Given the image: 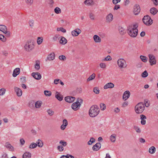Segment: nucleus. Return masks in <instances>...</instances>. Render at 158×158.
Segmentation results:
<instances>
[{"mask_svg": "<svg viewBox=\"0 0 158 158\" xmlns=\"http://www.w3.org/2000/svg\"><path fill=\"white\" fill-rule=\"evenodd\" d=\"M5 146L9 150V151H14V148L9 143H6Z\"/></svg>", "mask_w": 158, "mask_h": 158, "instance_id": "nucleus-20", "label": "nucleus"}, {"mask_svg": "<svg viewBox=\"0 0 158 158\" xmlns=\"http://www.w3.org/2000/svg\"><path fill=\"white\" fill-rule=\"evenodd\" d=\"M116 136V135L115 134H113L110 136V139L112 142H114L115 141Z\"/></svg>", "mask_w": 158, "mask_h": 158, "instance_id": "nucleus-36", "label": "nucleus"}, {"mask_svg": "<svg viewBox=\"0 0 158 158\" xmlns=\"http://www.w3.org/2000/svg\"><path fill=\"white\" fill-rule=\"evenodd\" d=\"M114 84L112 82H109L106 84L103 87L104 89H107L109 88H113L114 87Z\"/></svg>", "mask_w": 158, "mask_h": 158, "instance_id": "nucleus-16", "label": "nucleus"}, {"mask_svg": "<svg viewBox=\"0 0 158 158\" xmlns=\"http://www.w3.org/2000/svg\"><path fill=\"white\" fill-rule=\"evenodd\" d=\"M128 105V102L127 101L124 102L122 104V106L125 107L127 106Z\"/></svg>", "mask_w": 158, "mask_h": 158, "instance_id": "nucleus-61", "label": "nucleus"}, {"mask_svg": "<svg viewBox=\"0 0 158 158\" xmlns=\"http://www.w3.org/2000/svg\"><path fill=\"white\" fill-rule=\"evenodd\" d=\"M120 8V6L119 5H115L114 8V10H117L118 9Z\"/></svg>", "mask_w": 158, "mask_h": 158, "instance_id": "nucleus-63", "label": "nucleus"}, {"mask_svg": "<svg viewBox=\"0 0 158 158\" xmlns=\"http://www.w3.org/2000/svg\"><path fill=\"white\" fill-rule=\"evenodd\" d=\"M112 59L111 57L110 56H107L104 59V61H110Z\"/></svg>", "mask_w": 158, "mask_h": 158, "instance_id": "nucleus-56", "label": "nucleus"}, {"mask_svg": "<svg viewBox=\"0 0 158 158\" xmlns=\"http://www.w3.org/2000/svg\"><path fill=\"white\" fill-rule=\"evenodd\" d=\"M93 91L95 94H98L99 93L100 90L98 87H95L94 88Z\"/></svg>", "mask_w": 158, "mask_h": 158, "instance_id": "nucleus-44", "label": "nucleus"}, {"mask_svg": "<svg viewBox=\"0 0 158 158\" xmlns=\"http://www.w3.org/2000/svg\"><path fill=\"white\" fill-rule=\"evenodd\" d=\"M59 59L61 60H64L66 59V57L64 55H61L59 56Z\"/></svg>", "mask_w": 158, "mask_h": 158, "instance_id": "nucleus-54", "label": "nucleus"}, {"mask_svg": "<svg viewBox=\"0 0 158 158\" xmlns=\"http://www.w3.org/2000/svg\"><path fill=\"white\" fill-rule=\"evenodd\" d=\"M59 42L60 44L64 45L67 43V40L64 37H61L58 38Z\"/></svg>", "mask_w": 158, "mask_h": 158, "instance_id": "nucleus-21", "label": "nucleus"}, {"mask_svg": "<svg viewBox=\"0 0 158 158\" xmlns=\"http://www.w3.org/2000/svg\"><path fill=\"white\" fill-rule=\"evenodd\" d=\"M84 3L85 5L89 6L93 5L94 2L93 0H85Z\"/></svg>", "mask_w": 158, "mask_h": 158, "instance_id": "nucleus-23", "label": "nucleus"}, {"mask_svg": "<svg viewBox=\"0 0 158 158\" xmlns=\"http://www.w3.org/2000/svg\"><path fill=\"white\" fill-rule=\"evenodd\" d=\"M100 66L102 69H105L106 68V65L104 63H101L100 64Z\"/></svg>", "mask_w": 158, "mask_h": 158, "instance_id": "nucleus-57", "label": "nucleus"}, {"mask_svg": "<svg viewBox=\"0 0 158 158\" xmlns=\"http://www.w3.org/2000/svg\"><path fill=\"white\" fill-rule=\"evenodd\" d=\"M55 97L60 101H61L63 98V96L58 92H56V93Z\"/></svg>", "mask_w": 158, "mask_h": 158, "instance_id": "nucleus-22", "label": "nucleus"}, {"mask_svg": "<svg viewBox=\"0 0 158 158\" xmlns=\"http://www.w3.org/2000/svg\"><path fill=\"white\" fill-rule=\"evenodd\" d=\"M94 40L96 43H100L101 40L100 38L97 35H94L93 36Z\"/></svg>", "mask_w": 158, "mask_h": 158, "instance_id": "nucleus-24", "label": "nucleus"}, {"mask_svg": "<svg viewBox=\"0 0 158 158\" xmlns=\"http://www.w3.org/2000/svg\"><path fill=\"white\" fill-rule=\"evenodd\" d=\"M134 128L137 132L140 133L141 132V130L138 127L135 126Z\"/></svg>", "mask_w": 158, "mask_h": 158, "instance_id": "nucleus-55", "label": "nucleus"}, {"mask_svg": "<svg viewBox=\"0 0 158 158\" xmlns=\"http://www.w3.org/2000/svg\"><path fill=\"white\" fill-rule=\"evenodd\" d=\"M118 30L120 34L121 35H123L125 32L124 29L122 27H119Z\"/></svg>", "mask_w": 158, "mask_h": 158, "instance_id": "nucleus-37", "label": "nucleus"}, {"mask_svg": "<svg viewBox=\"0 0 158 158\" xmlns=\"http://www.w3.org/2000/svg\"><path fill=\"white\" fill-rule=\"evenodd\" d=\"M140 58L142 61L143 62H146L147 61L148 58L146 56H140Z\"/></svg>", "mask_w": 158, "mask_h": 158, "instance_id": "nucleus-39", "label": "nucleus"}, {"mask_svg": "<svg viewBox=\"0 0 158 158\" xmlns=\"http://www.w3.org/2000/svg\"><path fill=\"white\" fill-rule=\"evenodd\" d=\"M140 7L139 4H136L134 6L133 12L134 15H138L140 12Z\"/></svg>", "mask_w": 158, "mask_h": 158, "instance_id": "nucleus-7", "label": "nucleus"}, {"mask_svg": "<svg viewBox=\"0 0 158 158\" xmlns=\"http://www.w3.org/2000/svg\"><path fill=\"white\" fill-rule=\"evenodd\" d=\"M148 76V73L147 71L145 70L141 74V76L143 77H146Z\"/></svg>", "mask_w": 158, "mask_h": 158, "instance_id": "nucleus-48", "label": "nucleus"}, {"mask_svg": "<svg viewBox=\"0 0 158 158\" xmlns=\"http://www.w3.org/2000/svg\"><path fill=\"white\" fill-rule=\"evenodd\" d=\"M141 119V123L142 125H145L146 123L145 119H146V117L145 115L142 114L140 115Z\"/></svg>", "mask_w": 158, "mask_h": 158, "instance_id": "nucleus-26", "label": "nucleus"}, {"mask_svg": "<svg viewBox=\"0 0 158 158\" xmlns=\"http://www.w3.org/2000/svg\"><path fill=\"white\" fill-rule=\"evenodd\" d=\"M81 32V30L79 28H76L71 32V34L73 36H77Z\"/></svg>", "mask_w": 158, "mask_h": 158, "instance_id": "nucleus-10", "label": "nucleus"}, {"mask_svg": "<svg viewBox=\"0 0 158 158\" xmlns=\"http://www.w3.org/2000/svg\"><path fill=\"white\" fill-rule=\"evenodd\" d=\"M37 146L39 147H42L43 145V143L42 140L39 139L36 142V143Z\"/></svg>", "mask_w": 158, "mask_h": 158, "instance_id": "nucleus-31", "label": "nucleus"}, {"mask_svg": "<svg viewBox=\"0 0 158 158\" xmlns=\"http://www.w3.org/2000/svg\"><path fill=\"white\" fill-rule=\"evenodd\" d=\"M37 144L36 143H31L29 147V149H34L36 147Z\"/></svg>", "mask_w": 158, "mask_h": 158, "instance_id": "nucleus-34", "label": "nucleus"}, {"mask_svg": "<svg viewBox=\"0 0 158 158\" xmlns=\"http://www.w3.org/2000/svg\"><path fill=\"white\" fill-rule=\"evenodd\" d=\"M57 30L58 31H61L63 33H65L66 32V30L62 27L57 28Z\"/></svg>", "mask_w": 158, "mask_h": 158, "instance_id": "nucleus-50", "label": "nucleus"}, {"mask_svg": "<svg viewBox=\"0 0 158 158\" xmlns=\"http://www.w3.org/2000/svg\"><path fill=\"white\" fill-rule=\"evenodd\" d=\"M59 143L62 145V146L65 147L67 144L66 142L63 140H61L59 142Z\"/></svg>", "mask_w": 158, "mask_h": 158, "instance_id": "nucleus-40", "label": "nucleus"}, {"mask_svg": "<svg viewBox=\"0 0 158 158\" xmlns=\"http://www.w3.org/2000/svg\"><path fill=\"white\" fill-rule=\"evenodd\" d=\"M25 2L27 5H31L33 3V0H25Z\"/></svg>", "mask_w": 158, "mask_h": 158, "instance_id": "nucleus-46", "label": "nucleus"}, {"mask_svg": "<svg viewBox=\"0 0 158 158\" xmlns=\"http://www.w3.org/2000/svg\"><path fill=\"white\" fill-rule=\"evenodd\" d=\"M150 11L152 14L154 15L157 13L158 10L156 8L152 7L150 9Z\"/></svg>", "mask_w": 158, "mask_h": 158, "instance_id": "nucleus-27", "label": "nucleus"}, {"mask_svg": "<svg viewBox=\"0 0 158 158\" xmlns=\"http://www.w3.org/2000/svg\"><path fill=\"white\" fill-rule=\"evenodd\" d=\"M3 33L6 34V37H10L11 33L10 31H7V30Z\"/></svg>", "mask_w": 158, "mask_h": 158, "instance_id": "nucleus-49", "label": "nucleus"}, {"mask_svg": "<svg viewBox=\"0 0 158 158\" xmlns=\"http://www.w3.org/2000/svg\"><path fill=\"white\" fill-rule=\"evenodd\" d=\"M0 40L3 42L6 41V39L5 37L4 36L0 34Z\"/></svg>", "mask_w": 158, "mask_h": 158, "instance_id": "nucleus-47", "label": "nucleus"}, {"mask_svg": "<svg viewBox=\"0 0 158 158\" xmlns=\"http://www.w3.org/2000/svg\"><path fill=\"white\" fill-rule=\"evenodd\" d=\"M89 18L92 20L94 19V15L92 13H90L89 14Z\"/></svg>", "mask_w": 158, "mask_h": 158, "instance_id": "nucleus-60", "label": "nucleus"}, {"mask_svg": "<svg viewBox=\"0 0 158 158\" xmlns=\"http://www.w3.org/2000/svg\"><path fill=\"white\" fill-rule=\"evenodd\" d=\"M42 104V102L41 101H37L35 104V107L36 108H40Z\"/></svg>", "mask_w": 158, "mask_h": 158, "instance_id": "nucleus-28", "label": "nucleus"}, {"mask_svg": "<svg viewBox=\"0 0 158 158\" xmlns=\"http://www.w3.org/2000/svg\"><path fill=\"white\" fill-rule=\"evenodd\" d=\"M138 26V24L137 23L129 26V35L131 37H135L137 35L138 30L137 28Z\"/></svg>", "mask_w": 158, "mask_h": 158, "instance_id": "nucleus-1", "label": "nucleus"}, {"mask_svg": "<svg viewBox=\"0 0 158 158\" xmlns=\"http://www.w3.org/2000/svg\"><path fill=\"white\" fill-rule=\"evenodd\" d=\"M7 30V27L5 25H0V31L3 33L6 31Z\"/></svg>", "mask_w": 158, "mask_h": 158, "instance_id": "nucleus-29", "label": "nucleus"}, {"mask_svg": "<svg viewBox=\"0 0 158 158\" xmlns=\"http://www.w3.org/2000/svg\"><path fill=\"white\" fill-rule=\"evenodd\" d=\"M54 11L57 14L60 13L61 12V9L58 7H56L54 9Z\"/></svg>", "mask_w": 158, "mask_h": 158, "instance_id": "nucleus-38", "label": "nucleus"}, {"mask_svg": "<svg viewBox=\"0 0 158 158\" xmlns=\"http://www.w3.org/2000/svg\"><path fill=\"white\" fill-rule=\"evenodd\" d=\"M14 90L18 96L20 97L22 96V92L21 89L17 87H15L14 88Z\"/></svg>", "mask_w": 158, "mask_h": 158, "instance_id": "nucleus-14", "label": "nucleus"}, {"mask_svg": "<svg viewBox=\"0 0 158 158\" xmlns=\"http://www.w3.org/2000/svg\"><path fill=\"white\" fill-rule=\"evenodd\" d=\"M68 124V122L67 120L66 119H64L63 121V124L60 126V129L62 130H64Z\"/></svg>", "mask_w": 158, "mask_h": 158, "instance_id": "nucleus-18", "label": "nucleus"}, {"mask_svg": "<svg viewBox=\"0 0 158 158\" xmlns=\"http://www.w3.org/2000/svg\"><path fill=\"white\" fill-rule=\"evenodd\" d=\"M48 113V114L52 116L54 114V112L51 109H48L47 110V111Z\"/></svg>", "mask_w": 158, "mask_h": 158, "instance_id": "nucleus-51", "label": "nucleus"}, {"mask_svg": "<svg viewBox=\"0 0 158 158\" xmlns=\"http://www.w3.org/2000/svg\"><path fill=\"white\" fill-rule=\"evenodd\" d=\"M24 48L27 52H30L34 48V45L33 42L30 40H28L24 46Z\"/></svg>", "mask_w": 158, "mask_h": 158, "instance_id": "nucleus-5", "label": "nucleus"}, {"mask_svg": "<svg viewBox=\"0 0 158 158\" xmlns=\"http://www.w3.org/2000/svg\"><path fill=\"white\" fill-rule=\"evenodd\" d=\"M57 150L60 152H62L64 150V148L63 146H58L57 147Z\"/></svg>", "mask_w": 158, "mask_h": 158, "instance_id": "nucleus-53", "label": "nucleus"}, {"mask_svg": "<svg viewBox=\"0 0 158 158\" xmlns=\"http://www.w3.org/2000/svg\"><path fill=\"white\" fill-rule=\"evenodd\" d=\"M149 57V62L151 65L155 64L156 63V60L155 56L152 54H149L148 55Z\"/></svg>", "mask_w": 158, "mask_h": 158, "instance_id": "nucleus-9", "label": "nucleus"}, {"mask_svg": "<svg viewBox=\"0 0 158 158\" xmlns=\"http://www.w3.org/2000/svg\"><path fill=\"white\" fill-rule=\"evenodd\" d=\"M31 75L35 79L39 80L41 79V75L38 72H34L31 74Z\"/></svg>", "mask_w": 158, "mask_h": 158, "instance_id": "nucleus-11", "label": "nucleus"}, {"mask_svg": "<svg viewBox=\"0 0 158 158\" xmlns=\"http://www.w3.org/2000/svg\"><path fill=\"white\" fill-rule=\"evenodd\" d=\"M144 109V104L142 102L139 103L136 105L135 108V112L138 114L142 113L143 112Z\"/></svg>", "mask_w": 158, "mask_h": 158, "instance_id": "nucleus-3", "label": "nucleus"}, {"mask_svg": "<svg viewBox=\"0 0 158 158\" xmlns=\"http://www.w3.org/2000/svg\"><path fill=\"white\" fill-rule=\"evenodd\" d=\"M35 69L36 70H39L40 68V64L38 63H36L35 66Z\"/></svg>", "mask_w": 158, "mask_h": 158, "instance_id": "nucleus-58", "label": "nucleus"}, {"mask_svg": "<svg viewBox=\"0 0 158 158\" xmlns=\"http://www.w3.org/2000/svg\"><path fill=\"white\" fill-rule=\"evenodd\" d=\"M20 73V69L19 68H16L13 71L12 74L14 77H15Z\"/></svg>", "mask_w": 158, "mask_h": 158, "instance_id": "nucleus-19", "label": "nucleus"}, {"mask_svg": "<svg viewBox=\"0 0 158 158\" xmlns=\"http://www.w3.org/2000/svg\"><path fill=\"white\" fill-rule=\"evenodd\" d=\"M44 94L46 96H50L51 95V92L48 90H45L44 91Z\"/></svg>", "mask_w": 158, "mask_h": 158, "instance_id": "nucleus-42", "label": "nucleus"}, {"mask_svg": "<svg viewBox=\"0 0 158 158\" xmlns=\"http://www.w3.org/2000/svg\"><path fill=\"white\" fill-rule=\"evenodd\" d=\"M142 21L143 23L147 25H150L153 23L151 17L148 15L144 16L142 19Z\"/></svg>", "mask_w": 158, "mask_h": 158, "instance_id": "nucleus-6", "label": "nucleus"}, {"mask_svg": "<svg viewBox=\"0 0 158 158\" xmlns=\"http://www.w3.org/2000/svg\"><path fill=\"white\" fill-rule=\"evenodd\" d=\"M95 141V139L92 137L90 138V140L88 142V144L89 145H91L92 144V143Z\"/></svg>", "mask_w": 158, "mask_h": 158, "instance_id": "nucleus-43", "label": "nucleus"}, {"mask_svg": "<svg viewBox=\"0 0 158 158\" xmlns=\"http://www.w3.org/2000/svg\"><path fill=\"white\" fill-rule=\"evenodd\" d=\"M128 98V91L127 90L123 93V99L124 101H126Z\"/></svg>", "mask_w": 158, "mask_h": 158, "instance_id": "nucleus-25", "label": "nucleus"}, {"mask_svg": "<svg viewBox=\"0 0 158 158\" xmlns=\"http://www.w3.org/2000/svg\"><path fill=\"white\" fill-rule=\"evenodd\" d=\"M100 107L101 110H104L106 108V106L105 104L103 103H100Z\"/></svg>", "mask_w": 158, "mask_h": 158, "instance_id": "nucleus-45", "label": "nucleus"}, {"mask_svg": "<svg viewBox=\"0 0 158 158\" xmlns=\"http://www.w3.org/2000/svg\"><path fill=\"white\" fill-rule=\"evenodd\" d=\"M117 64L119 67L121 68H124L126 66L125 61L123 59H119L117 61Z\"/></svg>", "mask_w": 158, "mask_h": 158, "instance_id": "nucleus-8", "label": "nucleus"}, {"mask_svg": "<svg viewBox=\"0 0 158 158\" xmlns=\"http://www.w3.org/2000/svg\"><path fill=\"white\" fill-rule=\"evenodd\" d=\"M101 143H98L93 146L92 149L94 151H97L99 150L101 148Z\"/></svg>", "mask_w": 158, "mask_h": 158, "instance_id": "nucleus-17", "label": "nucleus"}, {"mask_svg": "<svg viewBox=\"0 0 158 158\" xmlns=\"http://www.w3.org/2000/svg\"><path fill=\"white\" fill-rule=\"evenodd\" d=\"M31 154L29 152H25L23 156V158H30Z\"/></svg>", "mask_w": 158, "mask_h": 158, "instance_id": "nucleus-32", "label": "nucleus"}, {"mask_svg": "<svg viewBox=\"0 0 158 158\" xmlns=\"http://www.w3.org/2000/svg\"><path fill=\"white\" fill-rule=\"evenodd\" d=\"M82 100L80 98H78L76 102L73 103L71 106L72 109L75 111L78 110L80 109L81 104L82 102Z\"/></svg>", "mask_w": 158, "mask_h": 158, "instance_id": "nucleus-4", "label": "nucleus"}, {"mask_svg": "<svg viewBox=\"0 0 158 158\" xmlns=\"http://www.w3.org/2000/svg\"><path fill=\"white\" fill-rule=\"evenodd\" d=\"M156 148L154 146H152L149 149V152L151 154H153L156 152Z\"/></svg>", "mask_w": 158, "mask_h": 158, "instance_id": "nucleus-30", "label": "nucleus"}, {"mask_svg": "<svg viewBox=\"0 0 158 158\" xmlns=\"http://www.w3.org/2000/svg\"><path fill=\"white\" fill-rule=\"evenodd\" d=\"M6 91V89L4 88L0 89V95L2 96L4 95Z\"/></svg>", "mask_w": 158, "mask_h": 158, "instance_id": "nucleus-41", "label": "nucleus"}, {"mask_svg": "<svg viewBox=\"0 0 158 158\" xmlns=\"http://www.w3.org/2000/svg\"><path fill=\"white\" fill-rule=\"evenodd\" d=\"M25 142V141L23 139L21 138L20 139V142L21 145H23L24 144Z\"/></svg>", "mask_w": 158, "mask_h": 158, "instance_id": "nucleus-62", "label": "nucleus"}, {"mask_svg": "<svg viewBox=\"0 0 158 158\" xmlns=\"http://www.w3.org/2000/svg\"><path fill=\"white\" fill-rule=\"evenodd\" d=\"M43 37H38L37 39V43L40 45L43 42Z\"/></svg>", "mask_w": 158, "mask_h": 158, "instance_id": "nucleus-35", "label": "nucleus"}, {"mask_svg": "<svg viewBox=\"0 0 158 158\" xmlns=\"http://www.w3.org/2000/svg\"><path fill=\"white\" fill-rule=\"evenodd\" d=\"M34 21L33 20H30L29 21L28 23L30 27H32L34 25Z\"/></svg>", "mask_w": 158, "mask_h": 158, "instance_id": "nucleus-52", "label": "nucleus"}, {"mask_svg": "<svg viewBox=\"0 0 158 158\" xmlns=\"http://www.w3.org/2000/svg\"><path fill=\"white\" fill-rule=\"evenodd\" d=\"M95 77V74L93 73L87 79V81L88 82L94 79Z\"/></svg>", "mask_w": 158, "mask_h": 158, "instance_id": "nucleus-33", "label": "nucleus"}, {"mask_svg": "<svg viewBox=\"0 0 158 158\" xmlns=\"http://www.w3.org/2000/svg\"><path fill=\"white\" fill-rule=\"evenodd\" d=\"M55 54L54 52H52L48 55L46 60L52 61L55 58Z\"/></svg>", "mask_w": 158, "mask_h": 158, "instance_id": "nucleus-12", "label": "nucleus"}, {"mask_svg": "<svg viewBox=\"0 0 158 158\" xmlns=\"http://www.w3.org/2000/svg\"><path fill=\"white\" fill-rule=\"evenodd\" d=\"M75 99V98L73 97L68 96L65 98V101L69 103L73 102Z\"/></svg>", "mask_w": 158, "mask_h": 158, "instance_id": "nucleus-15", "label": "nucleus"}, {"mask_svg": "<svg viewBox=\"0 0 158 158\" xmlns=\"http://www.w3.org/2000/svg\"><path fill=\"white\" fill-rule=\"evenodd\" d=\"M113 19V16L111 13L108 14L106 17V22L108 23H110Z\"/></svg>", "mask_w": 158, "mask_h": 158, "instance_id": "nucleus-13", "label": "nucleus"}, {"mask_svg": "<svg viewBox=\"0 0 158 158\" xmlns=\"http://www.w3.org/2000/svg\"><path fill=\"white\" fill-rule=\"evenodd\" d=\"M120 111V110L118 107L115 108L114 109V111L116 113H118Z\"/></svg>", "mask_w": 158, "mask_h": 158, "instance_id": "nucleus-64", "label": "nucleus"}, {"mask_svg": "<svg viewBox=\"0 0 158 158\" xmlns=\"http://www.w3.org/2000/svg\"><path fill=\"white\" fill-rule=\"evenodd\" d=\"M99 109L96 105L92 106L89 110V115L91 117H94L97 116L99 113Z\"/></svg>", "mask_w": 158, "mask_h": 158, "instance_id": "nucleus-2", "label": "nucleus"}, {"mask_svg": "<svg viewBox=\"0 0 158 158\" xmlns=\"http://www.w3.org/2000/svg\"><path fill=\"white\" fill-rule=\"evenodd\" d=\"M58 37V35L56 34L52 38L53 40L54 41L57 40Z\"/></svg>", "mask_w": 158, "mask_h": 158, "instance_id": "nucleus-59", "label": "nucleus"}]
</instances>
